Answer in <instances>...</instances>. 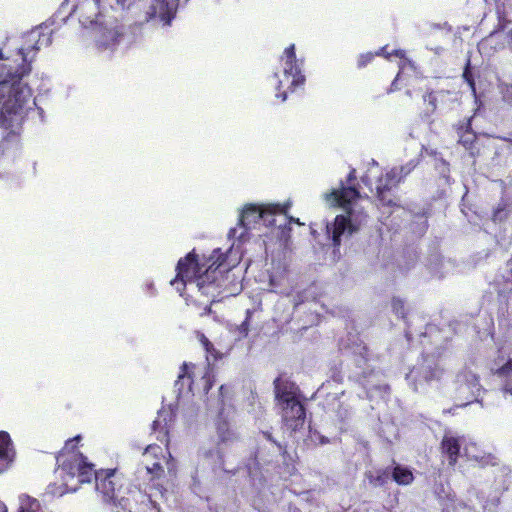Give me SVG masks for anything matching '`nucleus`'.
<instances>
[{"label":"nucleus","instance_id":"1","mask_svg":"<svg viewBox=\"0 0 512 512\" xmlns=\"http://www.w3.org/2000/svg\"><path fill=\"white\" fill-rule=\"evenodd\" d=\"M29 51L19 49L16 54H0V155L6 146H16L28 112L36 105L26 77L31 73Z\"/></svg>","mask_w":512,"mask_h":512},{"label":"nucleus","instance_id":"2","mask_svg":"<svg viewBox=\"0 0 512 512\" xmlns=\"http://www.w3.org/2000/svg\"><path fill=\"white\" fill-rule=\"evenodd\" d=\"M223 257L221 249H215L204 261L200 262L194 253L178 261L177 274L171 285L182 296L183 289H197L214 302L218 297H228L237 294L241 285L230 271L241 261V255L234 249L229 255Z\"/></svg>","mask_w":512,"mask_h":512},{"label":"nucleus","instance_id":"3","mask_svg":"<svg viewBox=\"0 0 512 512\" xmlns=\"http://www.w3.org/2000/svg\"><path fill=\"white\" fill-rule=\"evenodd\" d=\"M77 436L66 442L63 450L57 457L58 468L56 475L62 481L59 493L75 492L80 484L90 482L94 477L96 490L101 493L105 501L115 500V483L113 470L95 472L94 466L86 461V458L78 451H75V442L79 441Z\"/></svg>","mask_w":512,"mask_h":512},{"label":"nucleus","instance_id":"4","mask_svg":"<svg viewBox=\"0 0 512 512\" xmlns=\"http://www.w3.org/2000/svg\"><path fill=\"white\" fill-rule=\"evenodd\" d=\"M324 200L332 206H340L345 215H338L334 222L327 224L326 232L331 237L334 246H339L341 236H349L359 229L366 220V213L362 205L363 198L353 187L342 186L324 194Z\"/></svg>","mask_w":512,"mask_h":512},{"label":"nucleus","instance_id":"5","mask_svg":"<svg viewBox=\"0 0 512 512\" xmlns=\"http://www.w3.org/2000/svg\"><path fill=\"white\" fill-rule=\"evenodd\" d=\"M275 88L278 91L276 96L285 101L287 91H292L296 87L303 85L305 77L301 71V63L296 59L295 46L291 44L287 47L280 59V68L274 73Z\"/></svg>","mask_w":512,"mask_h":512},{"label":"nucleus","instance_id":"6","mask_svg":"<svg viewBox=\"0 0 512 512\" xmlns=\"http://www.w3.org/2000/svg\"><path fill=\"white\" fill-rule=\"evenodd\" d=\"M500 28L483 39L481 51L498 50L508 47L512 51V0H504L503 11H499Z\"/></svg>","mask_w":512,"mask_h":512},{"label":"nucleus","instance_id":"7","mask_svg":"<svg viewBox=\"0 0 512 512\" xmlns=\"http://www.w3.org/2000/svg\"><path fill=\"white\" fill-rule=\"evenodd\" d=\"M82 25L93 26L94 41L99 51H113L117 46L125 42V35L123 28L112 23H102L99 19H93L90 16L83 17L81 20Z\"/></svg>","mask_w":512,"mask_h":512},{"label":"nucleus","instance_id":"8","mask_svg":"<svg viewBox=\"0 0 512 512\" xmlns=\"http://www.w3.org/2000/svg\"><path fill=\"white\" fill-rule=\"evenodd\" d=\"M291 207V202L287 201L284 204H267V205H246L239 217L242 223H245L251 229L255 227L260 221H263L266 225L274 224V216L284 215L287 216V212Z\"/></svg>","mask_w":512,"mask_h":512},{"label":"nucleus","instance_id":"9","mask_svg":"<svg viewBox=\"0 0 512 512\" xmlns=\"http://www.w3.org/2000/svg\"><path fill=\"white\" fill-rule=\"evenodd\" d=\"M144 462L146 470L151 475V479H160L164 475L162 462L167 466L168 472L174 474L176 471L175 460L172 458L167 448L159 445H149L144 453Z\"/></svg>","mask_w":512,"mask_h":512},{"label":"nucleus","instance_id":"10","mask_svg":"<svg viewBox=\"0 0 512 512\" xmlns=\"http://www.w3.org/2000/svg\"><path fill=\"white\" fill-rule=\"evenodd\" d=\"M277 397L283 404V420L292 431H296L304 423L305 410L292 393L281 392L277 386Z\"/></svg>","mask_w":512,"mask_h":512},{"label":"nucleus","instance_id":"11","mask_svg":"<svg viewBox=\"0 0 512 512\" xmlns=\"http://www.w3.org/2000/svg\"><path fill=\"white\" fill-rule=\"evenodd\" d=\"M417 165V162L410 161L406 166L395 167L388 171L384 177H380L377 180L375 189L379 198V201L383 205H391L392 199L387 197V192L391 188L395 187L401 179L408 175Z\"/></svg>","mask_w":512,"mask_h":512},{"label":"nucleus","instance_id":"12","mask_svg":"<svg viewBox=\"0 0 512 512\" xmlns=\"http://www.w3.org/2000/svg\"><path fill=\"white\" fill-rule=\"evenodd\" d=\"M456 398L459 401H466L459 404L460 407L468 405L474 400H478L481 394V385L475 373L469 370L460 372L456 377Z\"/></svg>","mask_w":512,"mask_h":512},{"label":"nucleus","instance_id":"13","mask_svg":"<svg viewBox=\"0 0 512 512\" xmlns=\"http://www.w3.org/2000/svg\"><path fill=\"white\" fill-rule=\"evenodd\" d=\"M491 370L501 382L500 391L503 397L512 403V359L504 355L498 356Z\"/></svg>","mask_w":512,"mask_h":512},{"label":"nucleus","instance_id":"14","mask_svg":"<svg viewBox=\"0 0 512 512\" xmlns=\"http://www.w3.org/2000/svg\"><path fill=\"white\" fill-rule=\"evenodd\" d=\"M465 436H459L452 432H446L441 442L442 455L448 460L450 466H454L460 455L464 454L467 443Z\"/></svg>","mask_w":512,"mask_h":512},{"label":"nucleus","instance_id":"15","mask_svg":"<svg viewBox=\"0 0 512 512\" xmlns=\"http://www.w3.org/2000/svg\"><path fill=\"white\" fill-rule=\"evenodd\" d=\"M197 376H201L203 390L204 392H208L213 385V379L209 364L203 369L193 364H184L183 372L179 375V380L184 381L186 379L188 381L189 388L191 389V385L195 383V378Z\"/></svg>","mask_w":512,"mask_h":512},{"label":"nucleus","instance_id":"16","mask_svg":"<svg viewBox=\"0 0 512 512\" xmlns=\"http://www.w3.org/2000/svg\"><path fill=\"white\" fill-rule=\"evenodd\" d=\"M16 459V450L11 436L0 431V474L9 470Z\"/></svg>","mask_w":512,"mask_h":512},{"label":"nucleus","instance_id":"17","mask_svg":"<svg viewBox=\"0 0 512 512\" xmlns=\"http://www.w3.org/2000/svg\"><path fill=\"white\" fill-rule=\"evenodd\" d=\"M179 0H155L149 13L151 17H159L164 24L169 25L174 18Z\"/></svg>","mask_w":512,"mask_h":512},{"label":"nucleus","instance_id":"18","mask_svg":"<svg viewBox=\"0 0 512 512\" xmlns=\"http://www.w3.org/2000/svg\"><path fill=\"white\" fill-rule=\"evenodd\" d=\"M250 230L251 228L249 226L239 220L238 224L229 231V238L233 239V243L225 253L222 252L223 257L220 259V261L223 260L224 257L228 256L230 251L233 249L239 252L241 257L243 256L241 246L250 238Z\"/></svg>","mask_w":512,"mask_h":512},{"label":"nucleus","instance_id":"19","mask_svg":"<svg viewBox=\"0 0 512 512\" xmlns=\"http://www.w3.org/2000/svg\"><path fill=\"white\" fill-rule=\"evenodd\" d=\"M443 375V370L435 367L429 370L425 369L424 371H420L419 369H413L407 375L406 379L409 384L413 386V389L417 391L420 387H422L423 382H430L432 380H439Z\"/></svg>","mask_w":512,"mask_h":512},{"label":"nucleus","instance_id":"20","mask_svg":"<svg viewBox=\"0 0 512 512\" xmlns=\"http://www.w3.org/2000/svg\"><path fill=\"white\" fill-rule=\"evenodd\" d=\"M463 456L467 457L469 460L477 462L481 466L489 464L494 465L496 460L492 454L482 451L475 442L469 439L464 447Z\"/></svg>","mask_w":512,"mask_h":512},{"label":"nucleus","instance_id":"21","mask_svg":"<svg viewBox=\"0 0 512 512\" xmlns=\"http://www.w3.org/2000/svg\"><path fill=\"white\" fill-rule=\"evenodd\" d=\"M216 428L220 444H230L237 440V434L231 429L228 421L220 418L217 422Z\"/></svg>","mask_w":512,"mask_h":512},{"label":"nucleus","instance_id":"22","mask_svg":"<svg viewBox=\"0 0 512 512\" xmlns=\"http://www.w3.org/2000/svg\"><path fill=\"white\" fill-rule=\"evenodd\" d=\"M378 55H383L385 58L389 59L392 55H395L396 57L400 58V64H399V72L392 83V86H395V83L401 78V76L404 74L405 70L409 67L413 69V64L410 60L405 58V52L403 50H394L391 53H385V48H382Z\"/></svg>","mask_w":512,"mask_h":512},{"label":"nucleus","instance_id":"23","mask_svg":"<svg viewBox=\"0 0 512 512\" xmlns=\"http://www.w3.org/2000/svg\"><path fill=\"white\" fill-rule=\"evenodd\" d=\"M18 501L17 512H47L37 499L26 494L20 495Z\"/></svg>","mask_w":512,"mask_h":512},{"label":"nucleus","instance_id":"24","mask_svg":"<svg viewBox=\"0 0 512 512\" xmlns=\"http://www.w3.org/2000/svg\"><path fill=\"white\" fill-rule=\"evenodd\" d=\"M195 335L206 352L207 361H210L211 358L213 360L220 358V353L215 349L214 345L202 332L196 331Z\"/></svg>","mask_w":512,"mask_h":512},{"label":"nucleus","instance_id":"25","mask_svg":"<svg viewBox=\"0 0 512 512\" xmlns=\"http://www.w3.org/2000/svg\"><path fill=\"white\" fill-rule=\"evenodd\" d=\"M393 479L399 485H408V484L412 483L414 476L409 469L403 468L401 466H397L394 468V471H393Z\"/></svg>","mask_w":512,"mask_h":512},{"label":"nucleus","instance_id":"26","mask_svg":"<svg viewBox=\"0 0 512 512\" xmlns=\"http://www.w3.org/2000/svg\"><path fill=\"white\" fill-rule=\"evenodd\" d=\"M508 271L501 276V278H496L494 280V285L497 288L499 293L504 292L509 288V285L512 283V261L507 263Z\"/></svg>","mask_w":512,"mask_h":512},{"label":"nucleus","instance_id":"27","mask_svg":"<svg viewBox=\"0 0 512 512\" xmlns=\"http://www.w3.org/2000/svg\"><path fill=\"white\" fill-rule=\"evenodd\" d=\"M378 170H379V167H378V164L373 161L372 162V166L369 168L367 174L362 178V181L367 185V186H370L371 185V176H376V174L378 173Z\"/></svg>","mask_w":512,"mask_h":512},{"label":"nucleus","instance_id":"28","mask_svg":"<svg viewBox=\"0 0 512 512\" xmlns=\"http://www.w3.org/2000/svg\"><path fill=\"white\" fill-rule=\"evenodd\" d=\"M438 95L435 93H428L424 96V101L429 105V111L434 112L437 107Z\"/></svg>","mask_w":512,"mask_h":512},{"label":"nucleus","instance_id":"29","mask_svg":"<svg viewBox=\"0 0 512 512\" xmlns=\"http://www.w3.org/2000/svg\"><path fill=\"white\" fill-rule=\"evenodd\" d=\"M249 317H250V311L248 310L247 311V317L246 319L243 321V323L238 327V338H244L248 335V331H249Z\"/></svg>","mask_w":512,"mask_h":512},{"label":"nucleus","instance_id":"30","mask_svg":"<svg viewBox=\"0 0 512 512\" xmlns=\"http://www.w3.org/2000/svg\"><path fill=\"white\" fill-rule=\"evenodd\" d=\"M392 308L396 315L404 317V302L401 299H393Z\"/></svg>","mask_w":512,"mask_h":512},{"label":"nucleus","instance_id":"31","mask_svg":"<svg viewBox=\"0 0 512 512\" xmlns=\"http://www.w3.org/2000/svg\"><path fill=\"white\" fill-rule=\"evenodd\" d=\"M463 78L465 79V81L468 83V85L470 86L473 94L476 93V88H475V82H474V79L472 77V73L471 71L469 70V67L467 66L466 69L464 70V73H463Z\"/></svg>","mask_w":512,"mask_h":512},{"label":"nucleus","instance_id":"32","mask_svg":"<svg viewBox=\"0 0 512 512\" xmlns=\"http://www.w3.org/2000/svg\"><path fill=\"white\" fill-rule=\"evenodd\" d=\"M503 98L508 103H512V85H503L501 87Z\"/></svg>","mask_w":512,"mask_h":512},{"label":"nucleus","instance_id":"33","mask_svg":"<svg viewBox=\"0 0 512 512\" xmlns=\"http://www.w3.org/2000/svg\"><path fill=\"white\" fill-rule=\"evenodd\" d=\"M51 42V39H50V36L48 35H43L42 38H39L38 41H37V46L33 47L34 50H38L40 49L41 46L45 45V46H48Z\"/></svg>","mask_w":512,"mask_h":512},{"label":"nucleus","instance_id":"34","mask_svg":"<svg viewBox=\"0 0 512 512\" xmlns=\"http://www.w3.org/2000/svg\"><path fill=\"white\" fill-rule=\"evenodd\" d=\"M374 55L372 53L363 54L359 58V66H365L367 63H369L373 59Z\"/></svg>","mask_w":512,"mask_h":512},{"label":"nucleus","instance_id":"35","mask_svg":"<svg viewBox=\"0 0 512 512\" xmlns=\"http://www.w3.org/2000/svg\"><path fill=\"white\" fill-rule=\"evenodd\" d=\"M162 413H160L156 420L153 422V430L157 431L158 429L163 430L164 427L162 426Z\"/></svg>","mask_w":512,"mask_h":512},{"label":"nucleus","instance_id":"36","mask_svg":"<svg viewBox=\"0 0 512 512\" xmlns=\"http://www.w3.org/2000/svg\"><path fill=\"white\" fill-rule=\"evenodd\" d=\"M270 284L272 287L277 288L281 285V281H278L277 277L274 274H272L270 276Z\"/></svg>","mask_w":512,"mask_h":512},{"label":"nucleus","instance_id":"37","mask_svg":"<svg viewBox=\"0 0 512 512\" xmlns=\"http://www.w3.org/2000/svg\"><path fill=\"white\" fill-rule=\"evenodd\" d=\"M117 4L121 7V8H126L130 5V0H116Z\"/></svg>","mask_w":512,"mask_h":512},{"label":"nucleus","instance_id":"38","mask_svg":"<svg viewBox=\"0 0 512 512\" xmlns=\"http://www.w3.org/2000/svg\"><path fill=\"white\" fill-rule=\"evenodd\" d=\"M97 4V0H87L84 4V7H94Z\"/></svg>","mask_w":512,"mask_h":512},{"label":"nucleus","instance_id":"39","mask_svg":"<svg viewBox=\"0 0 512 512\" xmlns=\"http://www.w3.org/2000/svg\"><path fill=\"white\" fill-rule=\"evenodd\" d=\"M355 178H356V176H355V170H354V169H352V170L350 171L349 175H348V179H347L348 183H350L351 181H353Z\"/></svg>","mask_w":512,"mask_h":512},{"label":"nucleus","instance_id":"40","mask_svg":"<svg viewBox=\"0 0 512 512\" xmlns=\"http://www.w3.org/2000/svg\"><path fill=\"white\" fill-rule=\"evenodd\" d=\"M474 136L472 134H467V138L465 140H461L465 145L472 142Z\"/></svg>","mask_w":512,"mask_h":512},{"label":"nucleus","instance_id":"41","mask_svg":"<svg viewBox=\"0 0 512 512\" xmlns=\"http://www.w3.org/2000/svg\"><path fill=\"white\" fill-rule=\"evenodd\" d=\"M0 512H8L6 505L0 501Z\"/></svg>","mask_w":512,"mask_h":512},{"label":"nucleus","instance_id":"42","mask_svg":"<svg viewBox=\"0 0 512 512\" xmlns=\"http://www.w3.org/2000/svg\"><path fill=\"white\" fill-rule=\"evenodd\" d=\"M292 222H293V223L300 224L299 219H295V218H293V217H289V223H292Z\"/></svg>","mask_w":512,"mask_h":512},{"label":"nucleus","instance_id":"43","mask_svg":"<svg viewBox=\"0 0 512 512\" xmlns=\"http://www.w3.org/2000/svg\"><path fill=\"white\" fill-rule=\"evenodd\" d=\"M292 222H293V223L300 224L299 219H295V218H293V217H289V223H292Z\"/></svg>","mask_w":512,"mask_h":512},{"label":"nucleus","instance_id":"44","mask_svg":"<svg viewBox=\"0 0 512 512\" xmlns=\"http://www.w3.org/2000/svg\"><path fill=\"white\" fill-rule=\"evenodd\" d=\"M498 503H499V497L497 496L494 498L493 502L491 503V506H496V505H498Z\"/></svg>","mask_w":512,"mask_h":512},{"label":"nucleus","instance_id":"45","mask_svg":"<svg viewBox=\"0 0 512 512\" xmlns=\"http://www.w3.org/2000/svg\"><path fill=\"white\" fill-rule=\"evenodd\" d=\"M499 215H500V211L498 210V211L495 213V215H494V216H495V218H498V217H500Z\"/></svg>","mask_w":512,"mask_h":512},{"label":"nucleus","instance_id":"46","mask_svg":"<svg viewBox=\"0 0 512 512\" xmlns=\"http://www.w3.org/2000/svg\"><path fill=\"white\" fill-rule=\"evenodd\" d=\"M224 390H225V387L222 385V386L220 387V392H221V394H223Z\"/></svg>","mask_w":512,"mask_h":512},{"label":"nucleus","instance_id":"47","mask_svg":"<svg viewBox=\"0 0 512 512\" xmlns=\"http://www.w3.org/2000/svg\"><path fill=\"white\" fill-rule=\"evenodd\" d=\"M152 287H153V285H152V284H149V285H148V288H149V289H152Z\"/></svg>","mask_w":512,"mask_h":512}]
</instances>
